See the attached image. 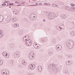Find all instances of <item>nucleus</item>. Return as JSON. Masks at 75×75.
I'll use <instances>...</instances> for the list:
<instances>
[{
    "label": "nucleus",
    "instance_id": "de8ad7c7",
    "mask_svg": "<svg viewBox=\"0 0 75 75\" xmlns=\"http://www.w3.org/2000/svg\"><path fill=\"white\" fill-rule=\"evenodd\" d=\"M39 5V6H41V3H40L39 4V5Z\"/></svg>",
    "mask_w": 75,
    "mask_h": 75
},
{
    "label": "nucleus",
    "instance_id": "72a5a7b5",
    "mask_svg": "<svg viewBox=\"0 0 75 75\" xmlns=\"http://www.w3.org/2000/svg\"><path fill=\"white\" fill-rule=\"evenodd\" d=\"M66 9H67V10H69V11H71V9H70V8H69L68 7H67L66 8Z\"/></svg>",
    "mask_w": 75,
    "mask_h": 75
},
{
    "label": "nucleus",
    "instance_id": "49530a36",
    "mask_svg": "<svg viewBox=\"0 0 75 75\" xmlns=\"http://www.w3.org/2000/svg\"><path fill=\"white\" fill-rule=\"evenodd\" d=\"M42 21H43V22H45V21H46L45 20L43 19H42Z\"/></svg>",
    "mask_w": 75,
    "mask_h": 75
},
{
    "label": "nucleus",
    "instance_id": "2eb2a0df",
    "mask_svg": "<svg viewBox=\"0 0 75 75\" xmlns=\"http://www.w3.org/2000/svg\"><path fill=\"white\" fill-rule=\"evenodd\" d=\"M37 69L39 72H41L42 69V67L41 66H39L37 68Z\"/></svg>",
    "mask_w": 75,
    "mask_h": 75
},
{
    "label": "nucleus",
    "instance_id": "a211bd4d",
    "mask_svg": "<svg viewBox=\"0 0 75 75\" xmlns=\"http://www.w3.org/2000/svg\"><path fill=\"white\" fill-rule=\"evenodd\" d=\"M17 21V18L15 17H13L12 19V21L13 23H15Z\"/></svg>",
    "mask_w": 75,
    "mask_h": 75
},
{
    "label": "nucleus",
    "instance_id": "58836bf2",
    "mask_svg": "<svg viewBox=\"0 0 75 75\" xmlns=\"http://www.w3.org/2000/svg\"><path fill=\"white\" fill-rule=\"evenodd\" d=\"M38 2L35 3V4L34 5V6H38Z\"/></svg>",
    "mask_w": 75,
    "mask_h": 75
},
{
    "label": "nucleus",
    "instance_id": "79ce46f5",
    "mask_svg": "<svg viewBox=\"0 0 75 75\" xmlns=\"http://www.w3.org/2000/svg\"><path fill=\"white\" fill-rule=\"evenodd\" d=\"M1 6H6V4H2Z\"/></svg>",
    "mask_w": 75,
    "mask_h": 75
},
{
    "label": "nucleus",
    "instance_id": "a19ab883",
    "mask_svg": "<svg viewBox=\"0 0 75 75\" xmlns=\"http://www.w3.org/2000/svg\"><path fill=\"white\" fill-rule=\"evenodd\" d=\"M44 4V6H47V3H46V2H44L43 3Z\"/></svg>",
    "mask_w": 75,
    "mask_h": 75
},
{
    "label": "nucleus",
    "instance_id": "f03ea898",
    "mask_svg": "<svg viewBox=\"0 0 75 75\" xmlns=\"http://www.w3.org/2000/svg\"><path fill=\"white\" fill-rule=\"evenodd\" d=\"M69 49H72L74 47V42L72 40H69L66 43Z\"/></svg>",
    "mask_w": 75,
    "mask_h": 75
},
{
    "label": "nucleus",
    "instance_id": "7ed1b4c3",
    "mask_svg": "<svg viewBox=\"0 0 75 75\" xmlns=\"http://www.w3.org/2000/svg\"><path fill=\"white\" fill-rule=\"evenodd\" d=\"M45 14L48 17V18L50 20H52V19L54 18V17H55V16H54L55 14L54 13H49L46 12Z\"/></svg>",
    "mask_w": 75,
    "mask_h": 75
},
{
    "label": "nucleus",
    "instance_id": "7c9ffc66",
    "mask_svg": "<svg viewBox=\"0 0 75 75\" xmlns=\"http://www.w3.org/2000/svg\"><path fill=\"white\" fill-rule=\"evenodd\" d=\"M56 4H52V7H55V6H56Z\"/></svg>",
    "mask_w": 75,
    "mask_h": 75
},
{
    "label": "nucleus",
    "instance_id": "5701e85b",
    "mask_svg": "<svg viewBox=\"0 0 75 75\" xmlns=\"http://www.w3.org/2000/svg\"><path fill=\"white\" fill-rule=\"evenodd\" d=\"M3 20V16L2 15L0 16V23Z\"/></svg>",
    "mask_w": 75,
    "mask_h": 75
},
{
    "label": "nucleus",
    "instance_id": "052dcab7",
    "mask_svg": "<svg viewBox=\"0 0 75 75\" xmlns=\"http://www.w3.org/2000/svg\"><path fill=\"white\" fill-rule=\"evenodd\" d=\"M33 1H35V0H33Z\"/></svg>",
    "mask_w": 75,
    "mask_h": 75
},
{
    "label": "nucleus",
    "instance_id": "bb28decb",
    "mask_svg": "<svg viewBox=\"0 0 75 75\" xmlns=\"http://www.w3.org/2000/svg\"><path fill=\"white\" fill-rule=\"evenodd\" d=\"M9 47H10L11 48H13V47H14V45L13 44H11L9 45Z\"/></svg>",
    "mask_w": 75,
    "mask_h": 75
},
{
    "label": "nucleus",
    "instance_id": "4be33fe9",
    "mask_svg": "<svg viewBox=\"0 0 75 75\" xmlns=\"http://www.w3.org/2000/svg\"><path fill=\"white\" fill-rule=\"evenodd\" d=\"M11 16H9L8 18L7 19V21H11Z\"/></svg>",
    "mask_w": 75,
    "mask_h": 75
},
{
    "label": "nucleus",
    "instance_id": "0eeeda50",
    "mask_svg": "<svg viewBox=\"0 0 75 75\" xmlns=\"http://www.w3.org/2000/svg\"><path fill=\"white\" fill-rule=\"evenodd\" d=\"M1 73L2 75H7L8 74L9 72L7 70L4 69L2 71Z\"/></svg>",
    "mask_w": 75,
    "mask_h": 75
},
{
    "label": "nucleus",
    "instance_id": "4468645a",
    "mask_svg": "<svg viewBox=\"0 0 75 75\" xmlns=\"http://www.w3.org/2000/svg\"><path fill=\"white\" fill-rule=\"evenodd\" d=\"M56 48L57 50L60 51L62 49V46L61 45H58L56 46Z\"/></svg>",
    "mask_w": 75,
    "mask_h": 75
},
{
    "label": "nucleus",
    "instance_id": "680f3d73",
    "mask_svg": "<svg viewBox=\"0 0 75 75\" xmlns=\"http://www.w3.org/2000/svg\"><path fill=\"white\" fill-rule=\"evenodd\" d=\"M54 43H55V42L54 41Z\"/></svg>",
    "mask_w": 75,
    "mask_h": 75
},
{
    "label": "nucleus",
    "instance_id": "6ab92c4d",
    "mask_svg": "<svg viewBox=\"0 0 75 75\" xmlns=\"http://www.w3.org/2000/svg\"><path fill=\"white\" fill-rule=\"evenodd\" d=\"M21 63L23 65H26L27 64V62H26V61L25 60H23L22 61Z\"/></svg>",
    "mask_w": 75,
    "mask_h": 75
},
{
    "label": "nucleus",
    "instance_id": "39448f33",
    "mask_svg": "<svg viewBox=\"0 0 75 75\" xmlns=\"http://www.w3.org/2000/svg\"><path fill=\"white\" fill-rule=\"evenodd\" d=\"M35 56L34 55V52L33 51L31 52L29 55V58L30 59H33L34 58Z\"/></svg>",
    "mask_w": 75,
    "mask_h": 75
},
{
    "label": "nucleus",
    "instance_id": "412c9836",
    "mask_svg": "<svg viewBox=\"0 0 75 75\" xmlns=\"http://www.w3.org/2000/svg\"><path fill=\"white\" fill-rule=\"evenodd\" d=\"M10 64H11L12 65H14L15 64V62L13 60L10 61Z\"/></svg>",
    "mask_w": 75,
    "mask_h": 75
},
{
    "label": "nucleus",
    "instance_id": "e433bc0d",
    "mask_svg": "<svg viewBox=\"0 0 75 75\" xmlns=\"http://www.w3.org/2000/svg\"><path fill=\"white\" fill-rule=\"evenodd\" d=\"M55 7H57V8H59V5H58L56 4Z\"/></svg>",
    "mask_w": 75,
    "mask_h": 75
},
{
    "label": "nucleus",
    "instance_id": "c03bdc74",
    "mask_svg": "<svg viewBox=\"0 0 75 75\" xmlns=\"http://www.w3.org/2000/svg\"><path fill=\"white\" fill-rule=\"evenodd\" d=\"M29 75H35L33 73L29 74Z\"/></svg>",
    "mask_w": 75,
    "mask_h": 75
},
{
    "label": "nucleus",
    "instance_id": "13d9d810",
    "mask_svg": "<svg viewBox=\"0 0 75 75\" xmlns=\"http://www.w3.org/2000/svg\"><path fill=\"white\" fill-rule=\"evenodd\" d=\"M15 3H16V4H17V3H17V2H16Z\"/></svg>",
    "mask_w": 75,
    "mask_h": 75
},
{
    "label": "nucleus",
    "instance_id": "9d476101",
    "mask_svg": "<svg viewBox=\"0 0 75 75\" xmlns=\"http://www.w3.org/2000/svg\"><path fill=\"white\" fill-rule=\"evenodd\" d=\"M33 46L36 49H38L40 48V45L38 44H37L36 43H34L33 44Z\"/></svg>",
    "mask_w": 75,
    "mask_h": 75
},
{
    "label": "nucleus",
    "instance_id": "09e8293b",
    "mask_svg": "<svg viewBox=\"0 0 75 75\" xmlns=\"http://www.w3.org/2000/svg\"><path fill=\"white\" fill-rule=\"evenodd\" d=\"M70 9H71V10H73V7L71 6L70 7Z\"/></svg>",
    "mask_w": 75,
    "mask_h": 75
},
{
    "label": "nucleus",
    "instance_id": "2f4dec72",
    "mask_svg": "<svg viewBox=\"0 0 75 75\" xmlns=\"http://www.w3.org/2000/svg\"><path fill=\"white\" fill-rule=\"evenodd\" d=\"M73 62H72L69 61V65H71V64H72Z\"/></svg>",
    "mask_w": 75,
    "mask_h": 75
},
{
    "label": "nucleus",
    "instance_id": "423d86ee",
    "mask_svg": "<svg viewBox=\"0 0 75 75\" xmlns=\"http://www.w3.org/2000/svg\"><path fill=\"white\" fill-rule=\"evenodd\" d=\"M64 25L63 24H61L56 27V29L59 30H60V29H64Z\"/></svg>",
    "mask_w": 75,
    "mask_h": 75
},
{
    "label": "nucleus",
    "instance_id": "4c0bfd02",
    "mask_svg": "<svg viewBox=\"0 0 75 75\" xmlns=\"http://www.w3.org/2000/svg\"><path fill=\"white\" fill-rule=\"evenodd\" d=\"M58 4H59V5H61V4H62V2H61L60 1H59Z\"/></svg>",
    "mask_w": 75,
    "mask_h": 75
},
{
    "label": "nucleus",
    "instance_id": "c756f323",
    "mask_svg": "<svg viewBox=\"0 0 75 75\" xmlns=\"http://www.w3.org/2000/svg\"><path fill=\"white\" fill-rule=\"evenodd\" d=\"M53 52L51 51H49L48 52L49 54H52Z\"/></svg>",
    "mask_w": 75,
    "mask_h": 75
},
{
    "label": "nucleus",
    "instance_id": "c85d7f7f",
    "mask_svg": "<svg viewBox=\"0 0 75 75\" xmlns=\"http://www.w3.org/2000/svg\"><path fill=\"white\" fill-rule=\"evenodd\" d=\"M64 71L66 74H68V70L65 69L64 70Z\"/></svg>",
    "mask_w": 75,
    "mask_h": 75
},
{
    "label": "nucleus",
    "instance_id": "3c124183",
    "mask_svg": "<svg viewBox=\"0 0 75 75\" xmlns=\"http://www.w3.org/2000/svg\"><path fill=\"white\" fill-rule=\"evenodd\" d=\"M75 7H73V10H75Z\"/></svg>",
    "mask_w": 75,
    "mask_h": 75
},
{
    "label": "nucleus",
    "instance_id": "c9c22d12",
    "mask_svg": "<svg viewBox=\"0 0 75 75\" xmlns=\"http://www.w3.org/2000/svg\"><path fill=\"white\" fill-rule=\"evenodd\" d=\"M66 64L67 65H69V61H66Z\"/></svg>",
    "mask_w": 75,
    "mask_h": 75
},
{
    "label": "nucleus",
    "instance_id": "bf43d9fd",
    "mask_svg": "<svg viewBox=\"0 0 75 75\" xmlns=\"http://www.w3.org/2000/svg\"><path fill=\"white\" fill-rule=\"evenodd\" d=\"M7 3H10V2L9 1H7Z\"/></svg>",
    "mask_w": 75,
    "mask_h": 75
},
{
    "label": "nucleus",
    "instance_id": "1a4fd4ad",
    "mask_svg": "<svg viewBox=\"0 0 75 75\" xmlns=\"http://www.w3.org/2000/svg\"><path fill=\"white\" fill-rule=\"evenodd\" d=\"M30 40V37L28 35H26L23 38V40L24 41H27Z\"/></svg>",
    "mask_w": 75,
    "mask_h": 75
},
{
    "label": "nucleus",
    "instance_id": "ea45409f",
    "mask_svg": "<svg viewBox=\"0 0 75 75\" xmlns=\"http://www.w3.org/2000/svg\"><path fill=\"white\" fill-rule=\"evenodd\" d=\"M68 57H69V58H72V55H69Z\"/></svg>",
    "mask_w": 75,
    "mask_h": 75
},
{
    "label": "nucleus",
    "instance_id": "f257e3e1",
    "mask_svg": "<svg viewBox=\"0 0 75 75\" xmlns=\"http://www.w3.org/2000/svg\"><path fill=\"white\" fill-rule=\"evenodd\" d=\"M48 68L50 70H53L54 72H56L58 70V67L54 63H52L49 65Z\"/></svg>",
    "mask_w": 75,
    "mask_h": 75
},
{
    "label": "nucleus",
    "instance_id": "a878e982",
    "mask_svg": "<svg viewBox=\"0 0 75 75\" xmlns=\"http://www.w3.org/2000/svg\"><path fill=\"white\" fill-rule=\"evenodd\" d=\"M75 34V33L74 32H71L70 35L71 36H74Z\"/></svg>",
    "mask_w": 75,
    "mask_h": 75
},
{
    "label": "nucleus",
    "instance_id": "20e7f679",
    "mask_svg": "<svg viewBox=\"0 0 75 75\" xmlns=\"http://www.w3.org/2000/svg\"><path fill=\"white\" fill-rule=\"evenodd\" d=\"M37 16L36 14L32 13L30 14V19L31 20H35L37 19Z\"/></svg>",
    "mask_w": 75,
    "mask_h": 75
},
{
    "label": "nucleus",
    "instance_id": "6e6552de",
    "mask_svg": "<svg viewBox=\"0 0 75 75\" xmlns=\"http://www.w3.org/2000/svg\"><path fill=\"white\" fill-rule=\"evenodd\" d=\"M29 68L30 70H34L35 68V65L34 64H30L29 66Z\"/></svg>",
    "mask_w": 75,
    "mask_h": 75
},
{
    "label": "nucleus",
    "instance_id": "b1692460",
    "mask_svg": "<svg viewBox=\"0 0 75 75\" xmlns=\"http://www.w3.org/2000/svg\"><path fill=\"white\" fill-rule=\"evenodd\" d=\"M19 25V24L18 23H16L14 24L13 26L15 27H18Z\"/></svg>",
    "mask_w": 75,
    "mask_h": 75
},
{
    "label": "nucleus",
    "instance_id": "5fc2aeb1",
    "mask_svg": "<svg viewBox=\"0 0 75 75\" xmlns=\"http://www.w3.org/2000/svg\"><path fill=\"white\" fill-rule=\"evenodd\" d=\"M21 6V5H17L18 6Z\"/></svg>",
    "mask_w": 75,
    "mask_h": 75
},
{
    "label": "nucleus",
    "instance_id": "e2e57ef3",
    "mask_svg": "<svg viewBox=\"0 0 75 75\" xmlns=\"http://www.w3.org/2000/svg\"><path fill=\"white\" fill-rule=\"evenodd\" d=\"M9 8H11V7H9Z\"/></svg>",
    "mask_w": 75,
    "mask_h": 75
},
{
    "label": "nucleus",
    "instance_id": "a18cd8bd",
    "mask_svg": "<svg viewBox=\"0 0 75 75\" xmlns=\"http://www.w3.org/2000/svg\"><path fill=\"white\" fill-rule=\"evenodd\" d=\"M23 34V33H22V32H19V34H20V35H21V34Z\"/></svg>",
    "mask_w": 75,
    "mask_h": 75
},
{
    "label": "nucleus",
    "instance_id": "603ef678",
    "mask_svg": "<svg viewBox=\"0 0 75 75\" xmlns=\"http://www.w3.org/2000/svg\"><path fill=\"white\" fill-rule=\"evenodd\" d=\"M25 2H23L22 3V4H25Z\"/></svg>",
    "mask_w": 75,
    "mask_h": 75
},
{
    "label": "nucleus",
    "instance_id": "f8f14e48",
    "mask_svg": "<svg viewBox=\"0 0 75 75\" xmlns=\"http://www.w3.org/2000/svg\"><path fill=\"white\" fill-rule=\"evenodd\" d=\"M3 55L6 58H8L9 57V54H8L6 52H4L3 53Z\"/></svg>",
    "mask_w": 75,
    "mask_h": 75
},
{
    "label": "nucleus",
    "instance_id": "ddd939ff",
    "mask_svg": "<svg viewBox=\"0 0 75 75\" xmlns=\"http://www.w3.org/2000/svg\"><path fill=\"white\" fill-rule=\"evenodd\" d=\"M14 57L16 58H18L20 57V54L18 52H16L14 55Z\"/></svg>",
    "mask_w": 75,
    "mask_h": 75
},
{
    "label": "nucleus",
    "instance_id": "393cba45",
    "mask_svg": "<svg viewBox=\"0 0 75 75\" xmlns=\"http://www.w3.org/2000/svg\"><path fill=\"white\" fill-rule=\"evenodd\" d=\"M14 13V14H18V12H17V11L16 10H15L14 11H13Z\"/></svg>",
    "mask_w": 75,
    "mask_h": 75
},
{
    "label": "nucleus",
    "instance_id": "9b49d317",
    "mask_svg": "<svg viewBox=\"0 0 75 75\" xmlns=\"http://www.w3.org/2000/svg\"><path fill=\"white\" fill-rule=\"evenodd\" d=\"M26 44L27 45L30 46L32 44V41L30 40L29 39V40L26 41Z\"/></svg>",
    "mask_w": 75,
    "mask_h": 75
},
{
    "label": "nucleus",
    "instance_id": "473e14b6",
    "mask_svg": "<svg viewBox=\"0 0 75 75\" xmlns=\"http://www.w3.org/2000/svg\"><path fill=\"white\" fill-rule=\"evenodd\" d=\"M3 64V61L0 59V65H2Z\"/></svg>",
    "mask_w": 75,
    "mask_h": 75
},
{
    "label": "nucleus",
    "instance_id": "dca6fc26",
    "mask_svg": "<svg viewBox=\"0 0 75 75\" xmlns=\"http://www.w3.org/2000/svg\"><path fill=\"white\" fill-rule=\"evenodd\" d=\"M61 18H62V19H66L67 18V16L64 14H62L61 15Z\"/></svg>",
    "mask_w": 75,
    "mask_h": 75
},
{
    "label": "nucleus",
    "instance_id": "f3484780",
    "mask_svg": "<svg viewBox=\"0 0 75 75\" xmlns=\"http://www.w3.org/2000/svg\"><path fill=\"white\" fill-rule=\"evenodd\" d=\"M3 36V32L2 30H0V38H2Z\"/></svg>",
    "mask_w": 75,
    "mask_h": 75
},
{
    "label": "nucleus",
    "instance_id": "8fccbe9b",
    "mask_svg": "<svg viewBox=\"0 0 75 75\" xmlns=\"http://www.w3.org/2000/svg\"><path fill=\"white\" fill-rule=\"evenodd\" d=\"M29 6H34V5H29Z\"/></svg>",
    "mask_w": 75,
    "mask_h": 75
},
{
    "label": "nucleus",
    "instance_id": "6e6d98bb",
    "mask_svg": "<svg viewBox=\"0 0 75 75\" xmlns=\"http://www.w3.org/2000/svg\"><path fill=\"white\" fill-rule=\"evenodd\" d=\"M64 7H63L62 8V9H64Z\"/></svg>",
    "mask_w": 75,
    "mask_h": 75
},
{
    "label": "nucleus",
    "instance_id": "864d4df0",
    "mask_svg": "<svg viewBox=\"0 0 75 75\" xmlns=\"http://www.w3.org/2000/svg\"><path fill=\"white\" fill-rule=\"evenodd\" d=\"M12 4H13L12 3L10 4H9V6H11V5H12Z\"/></svg>",
    "mask_w": 75,
    "mask_h": 75
},
{
    "label": "nucleus",
    "instance_id": "37998d69",
    "mask_svg": "<svg viewBox=\"0 0 75 75\" xmlns=\"http://www.w3.org/2000/svg\"><path fill=\"white\" fill-rule=\"evenodd\" d=\"M55 3L57 4H58V3H59V1H55Z\"/></svg>",
    "mask_w": 75,
    "mask_h": 75
},
{
    "label": "nucleus",
    "instance_id": "f704fd0d",
    "mask_svg": "<svg viewBox=\"0 0 75 75\" xmlns=\"http://www.w3.org/2000/svg\"><path fill=\"white\" fill-rule=\"evenodd\" d=\"M48 6H51V4H50L49 3H47V5Z\"/></svg>",
    "mask_w": 75,
    "mask_h": 75
},
{
    "label": "nucleus",
    "instance_id": "4d7b16f0",
    "mask_svg": "<svg viewBox=\"0 0 75 75\" xmlns=\"http://www.w3.org/2000/svg\"><path fill=\"white\" fill-rule=\"evenodd\" d=\"M74 28H75V25H74Z\"/></svg>",
    "mask_w": 75,
    "mask_h": 75
},
{
    "label": "nucleus",
    "instance_id": "aec40b11",
    "mask_svg": "<svg viewBox=\"0 0 75 75\" xmlns=\"http://www.w3.org/2000/svg\"><path fill=\"white\" fill-rule=\"evenodd\" d=\"M46 41H47V39L45 38H43L41 41V42L42 43L45 42H46Z\"/></svg>",
    "mask_w": 75,
    "mask_h": 75
},
{
    "label": "nucleus",
    "instance_id": "cd10ccee",
    "mask_svg": "<svg viewBox=\"0 0 75 75\" xmlns=\"http://www.w3.org/2000/svg\"><path fill=\"white\" fill-rule=\"evenodd\" d=\"M70 5L71 7H75V4L73 3H70Z\"/></svg>",
    "mask_w": 75,
    "mask_h": 75
}]
</instances>
